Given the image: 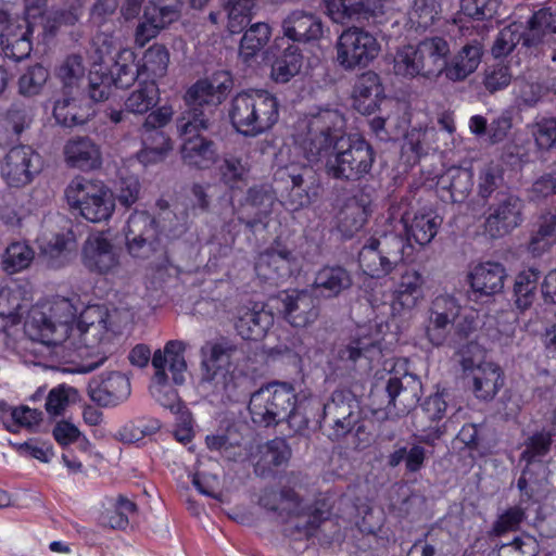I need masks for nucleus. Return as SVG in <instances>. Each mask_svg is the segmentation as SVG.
Returning a JSON list of instances; mask_svg holds the SVG:
<instances>
[{
  "instance_id": "f257e3e1",
  "label": "nucleus",
  "mask_w": 556,
  "mask_h": 556,
  "mask_svg": "<svg viewBox=\"0 0 556 556\" xmlns=\"http://www.w3.org/2000/svg\"><path fill=\"white\" fill-rule=\"evenodd\" d=\"M135 307L115 308L112 313L104 306H88L76 326L72 325L76 308L70 300L58 299L49 306V314L42 307H33L24 323L29 339L26 350L38 363H83L77 371L87 374L106 361L103 346L122 324L131 321Z\"/></svg>"
},
{
  "instance_id": "f03ea898",
  "label": "nucleus",
  "mask_w": 556,
  "mask_h": 556,
  "mask_svg": "<svg viewBox=\"0 0 556 556\" xmlns=\"http://www.w3.org/2000/svg\"><path fill=\"white\" fill-rule=\"evenodd\" d=\"M344 127L345 121L339 110L321 108L299 119L294 142L309 163L327 161L343 139Z\"/></svg>"
},
{
  "instance_id": "7ed1b4c3",
  "label": "nucleus",
  "mask_w": 556,
  "mask_h": 556,
  "mask_svg": "<svg viewBox=\"0 0 556 556\" xmlns=\"http://www.w3.org/2000/svg\"><path fill=\"white\" fill-rule=\"evenodd\" d=\"M294 387L288 382H270L252 393L249 412L254 424L270 427L287 422L294 432L307 428L308 420L296 405Z\"/></svg>"
},
{
  "instance_id": "20e7f679",
  "label": "nucleus",
  "mask_w": 556,
  "mask_h": 556,
  "mask_svg": "<svg viewBox=\"0 0 556 556\" xmlns=\"http://www.w3.org/2000/svg\"><path fill=\"white\" fill-rule=\"evenodd\" d=\"M231 79L226 72L216 73L212 79H201L185 94L187 110L177 118L179 135L208 129L214 108L222 103L231 88Z\"/></svg>"
},
{
  "instance_id": "39448f33",
  "label": "nucleus",
  "mask_w": 556,
  "mask_h": 556,
  "mask_svg": "<svg viewBox=\"0 0 556 556\" xmlns=\"http://www.w3.org/2000/svg\"><path fill=\"white\" fill-rule=\"evenodd\" d=\"M406 247L402 233L383 231L367 239L358 253L363 271L372 278H383L404 263Z\"/></svg>"
},
{
  "instance_id": "423d86ee",
  "label": "nucleus",
  "mask_w": 556,
  "mask_h": 556,
  "mask_svg": "<svg viewBox=\"0 0 556 556\" xmlns=\"http://www.w3.org/2000/svg\"><path fill=\"white\" fill-rule=\"evenodd\" d=\"M376 154L374 148L362 136L349 135L325 164L328 176L343 181H358L372 168Z\"/></svg>"
},
{
  "instance_id": "0eeeda50",
  "label": "nucleus",
  "mask_w": 556,
  "mask_h": 556,
  "mask_svg": "<svg viewBox=\"0 0 556 556\" xmlns=\"http://www.w3.org/2000/svg\"><path fill=\"white\" fill-rule=\"evenodd\" d=\"M72 208L91 223L108 220L115 208L112 191L101 181L75 177L65 189Z\"/></svg>"
},
{
  "instance_id": "6e6552de",
  "label": "nucleus",
  "mask_w": 556,
  "mask_h": 556,
  "mask_svg": "<svg viewBox=\"0 0 556 556\" xmlns=\"http://www.w3.org/2000/svg\"><path fill=\"white\" fill-rule=\"evenodd\" d=\"M186 343L180 340H170L165 343L163 349H157L152 355V367L154 369L152 393L156 396L162 405L174 407L177 400V394L173 389L166 392V400L162 401L160 397L163 388L168 387L169 377L167 371L172 375V380L175 384L181 386L186 381L187 362L185 358Z\"/></svg>"
},
{
  "instance_id": "1a4fd4ad",
  "label": "nucleus",
  "mask_w": 556,
  "mask_h": 556,
  "mask_svg": "<svg viewBox=\"0 0 556 556\" xmlns=\"http://www.w3.org/2000/svg\"><path fill=\"white\" fill-rule=\"evenodd\" d=\"M321 424L332 441L341 440L353 430L357 437L366 432L358 402L351 392L343 390L334 391L324 405Z\"/></svg>"
},
{
  "instance_id": "9d476101",
  "label": "nucleus",
  "mask_w": 556,
  "mask_h": 556,
  "mask_svg": "<svg viewBox=\"0 0 556 556\" xmlns=\"http://www.w3.org/2000/svg\"><path fill=\"white\" fill-rule=\"evenodd\" d=\"M337 61L348 71L366 67L380 52L377 38L361 27L342 31L337 41Z\"/></svg>"
},
{
  "instance_id": "9b49d317",
  "label": "nucleus",
  "mask_w": 556,
  "mask_h": 556,
  "mask_svg": "<svg viewBox=\"0 0 556 556\" xmlns=\"http://www.w3.org/2000/svg\"><path fill=\"white\" fill-rule=\"evenodd\" d=\"M260 504L269 510L278 511L280 516L296 518L294 528L306 536L312 535L323 520L317 509L301 507L299 496L291 489L280 492L265 490L260 497Z\"/></svg>"
},
{
  "instance_id": "f8f14e48",
  "label": "nucleus",
  "mask_w": 556,
  "mask_h": 556,
  "mask_svg": "<svg viewBox=\"0 0 556 556\" xmlns=\"http://www.w3.org/2000/svg\"><path fill=\"white\" fill-rule=\"evenodd\" d=\"M523 202L517 195L500 192L496 200L489 207V215L485 219V231L492 238H501L521 225Z\"/></svg>"
},
{
  "instance_id": "ddd939ff",
  "label": "nucleus",
  "mask_w": 556,
  "mask_h": 556,
  "mask_svg": "<svg viewBox=\"0 0 556 556\" xmlns=\"http://www.w3.org/2000/svg\"><path fill=\"white\" fill-rule=\"evenodd\" d=\"M384 393L387 395L384 418L404 416L418 404L422 393L421 381L413 374L391 377L387 382Z\"/></svg>"
},
{
  "instance_id": "4468645a",
  "label": "nucleus",
  "mask_w": 556,
  "mask_h": 556,
  "mask_svg": "<svg viewBox=\"0 0 556 556\" xmlns=\"http://www.w3.org/2000/svg\"><path fill=\"white\" fill-rule=\"evenodd\" d=\"M41 170V157L29 146L10 149L1 164V174L12 187H24Z\"/></svg>"
},
{
  "instance_id": "2eb2a0df",
  "label": "nucleus",
  "mask_w": 556,
  "mask_h": 556,
  "mask_svg": "<svg viewBox=\"0 0 556 556\" xmlns=\"http://www.w3.org/2000/svg\"><path fill=\"white\" fill-rule=\"evenodd\" d=\"M81 262L91 273L106 275L119 266V255L112 241L102 232L90 235L84 242Z\"/></svg>"
},
{
  "instance_id": "dca6fc26",
  "label": "nucleus",
  "mask_w": 556,
  "mask_h": 556,
  "mask_svg": "<svg viewBox=\"0 0 556 556\" xmlns=\"http://www.w3.org/2000/svg\"><path fill=\"white\" fill-rule=\"evenodd\" d=\"M383 0H327L328 16L338 24L369 23L382 16Z\"/></svg>"
},
{
  "instance_id": "f3484780",
  "label": "nucleus",
  "mask_w": 556,
  "mask_h": 556,
  "mask_svg": "<svg viewBox=\"0 0 556 556\" xmlns=\"http://www.w3.org/2000/svg\"><path fill=\"white\" fill-rule=\"evenodd\" d=\"M88 393L101 406H117L130 396L131 386L126 375L111 371L93 378L89 382Z\"/></svg>"
},
{
  "instance_id": "a211bd4d",
  "label": "nucleus",
  "mask_w": 556,
  "mask_h": 556,
  "mask_svg": "<svg viewBox=\"0 0 556 556\" xmlns=\"http://www.w3.org/2000/svg\"><path fill=\"white\" fill-rule=\"evenodd\" d=\"M281 312L293 327L305 328L319 316L318 300L307 290H292L281 294Z\"/></svg>"
},
{
  "instance_id": "6ab92c4d",
  "label": "nucleus",
  "mask_w": 556,
  "mask_h": 556,
  "mask_svg": "<svg viewBox=\"0 0 556 556\" xmlns=\"http://www.w3.org/2000/svg\"><path fill=\"white\" fill-rule=\"evenodd\" d=\"M283 35L296 42H315L324 37V23L313 12L291 11L282 21Z\"/></svg>"
},
{
  "instance_id": "aec40b11",
  "label": "nucleus",
  "mask_w": 556,
  "mask_h": 556,
  "mask_svg": "<svg viewBox=\"0 0 556 556\" xmlns=\"http://www.w3.org/2000/svg\"><path fill=\"white\" fill-rule=\"evenodd\" d=\"M425 277L416 269H405L395 285L392 309L396 314L410 312L424 299Z\"/></svg>"
},
{
  "instance_id": "412c9836",
  "label": "nucleus",
  "mask_w": 556,
  "mask_h": 556,
  "mask_svg": "<svg viewBox=\"0 0 556 556\" xmlns=\"http://www.w3.org/2000/svg\"><path fill=\"white\" fill-rule=\"evenodd\" d=\"M523 47L541 48L552 47L556 42V15L551 8H542L534 12L523 27Z\"/></svg>"
},
{
  "instance_id": "4be33fe9",
  "label": "nucleus",
  "mask_w": 556,
  "mask_h": 556,
  "mask_svg": "<svg viewBox=\"0 0 556 556\" xmlns=\"http://www.w3.org/2000/svg\"><path fill=\"white\" fill-rule=\"evenodd\" d=\"M441 224V217L432 212L418 213L413 217L405 214L399 220V225L401 226L399 233L402 231L405 232L406 238H404V240L408 244L406 250H410L412 240L421 247L430 243L438 233Z\"/></svg>"
},
{
  "instance_id": "5701e85b",
  "label": "nucleus",
  "mask_w": 556,
  "mask_h": 556,
  "mask_svg": "<svg viewBox=\"0 0 556 556\" xmlns=\"http://www.w3.org/2000/svg\"><path fill=\"white\" fill-rule=\"evenodd\" d=\"M274 325V315L258 307L241 306L237 308L235 328L238 334L245 340H260L265 337Z\"/></svg>"
},
{
  "instance_id": "b1692460",
  "label": "nucleus",
  "mask_w": 556,
  "mask_h": 556,
  "mask_svg": "<svg viewBox=\"0 0 556 556\" xmlns=\"http://www.w3.org/2000/svg\"><path fill=\"white\" fill-rule=\"evenodd\" d=\"M421 67V77L435 78L445 74L446 58L450 47L442 37H431L421 40L417 46Z\"/></svg>"
},
{
  "instance_id": "393cba45",
  "label": "nucleus",
  "mask_w": 556,
  "mask_h": 556,
  "mask_svg": "<svg viewBox=\"0 0 556 556\" xmlns=\"http://www.w3.org/2000/svg\"><path fill=\"white\" fill-rule=\"evenodd\" d=\"M465 371L477 399L492 400L503 386L501 369L493 363H482L470 369L465 364Z\"/></svg>"
},
{
  "instance_id": "a878e982",
  "label": "nucleus",
  "mask_w": 556,
  "mask_h": 556,
  "mask_svg": "<svg viewBox=\"0 0 556 556\" xmlns=\"http://www.w3.org/2000/svg\"><path fill=\"white\" fill-rule=\"evenodd\" d=\"M469 279L476 293L490 296L502 292L507 279V271L498 262H484L472 269Z\"/></svg>"
},
{
  "instance_id": "bb28decb",
  "label": "nucleus",
  "mask_w": 556,
  "mask_h": 556,
  "mask_svg": "<svg viewBox=\"0 0 556 556\" xmlns=\"http://www.w3.org/2000/svg\"><path fill=\"white\" fill-rule=\"evenodd\" d=\"M180 136L184 138L180 153L185 164L195 168H207L215 162L217 153L212 140L201 136L199 131Z\"/></svg>"
},
{
  "instance_id": "cd10ccee",
  "label": "nucleus",
  "mask_w": 556,
  "mask_h": 556,
  "mask_svg": "<svg viewBox=\"0 0 556 556\" xmlns=\"http://www.w3.org/2000/svg\"><path fill=\"white\" fill-rule=\"evenodd\" d=\"M66 163L79 169H94L101 165L100 147L89 137H74L63 148Z\"/></svg>"
},
{
  "instance_id": "c85d7f7f",
  "label": "nucleus",
  "mask_w": 556,
  "mask_h": 556,
  "mask_svg": "<svg viewBox=\"0 0 556 556\" xmlns=\"http://www.w3.org/2000/svg\"><path fill=\"white\" fill-rule=\"evenodd\" d=\"M383 91L378 74L371 71L363 73L353 87L354 108L364 115L374 113Z\"/></svg>"
},
{
  "instance_id": "c756f323",
  "label": "nucleus",
  "mask_w": 556,
  "mask_h": 556,
  "mask_svg": "<svg viewBox=\"0 0 556 556\" xmlns=\"http://www.w3.org/2000/svg\"><path fill=\"white\" fill-rule=\"evenodd\" d=\"M251 114L254 137L270 129L279 118V104L275 96L265 90H251Z\"/></svg>"
},
{
  "instance_id": "7c9ffc66",
  "label": "nucleus",
  "mask_w": 556,
  "mask_h": 556,
  "mask_svg": "<svg viewBox=\"0 0 556 556\" xmlns=\"http://www.w3.org/2000/svg\"><path fill=\"white\" fill-rule=\"evenodd\" d=\"M446 409L447 403L444 393H435L427 397L422 404L420 442L433 444L444 433V429L439 422L445 416Z\"/></svg>"
},
{
  "instance_id": "2f4dec72",
  "label": "nucleus",
  "mask_w": 556,
  "mask_h": 556,
  "mask_svg": "<svg viewBox=\"0 0 556 556\" xmlns=\"http://www.w3.org/2000/svg\"><path fill=\"white\" fill-rule=\"evenodd\" d=\"M292 260V253L288 249L273 247L258 255L255 271L264 280H277L290 274Z\"/></svg>"
},
{
  "instance_id": "473e14b6",
  "label": "nucleus",
  "mask_w": 556,
  "mask_h": 556,
  "mask_svg": "<svg viewBox=\"0 0 556 556\" xmlns=\"http://www.w3.org/2000/svg\"><path fill=\"white\" fill-rule=\"evenodd\" d=\"M353 285L352 274L340 265H326L315 275L313 288L325 298H337Z\"/></svg>"
},
{
  "instance_id": "72a5a7b5",
  "label": "nucleus",
  "mask_w": 556,
  "mask_h": 556,
  "mask_svg": "<svg viewBox=\"0 0 556 556\" xmlns=\"http://www.w3.org/2000/svg\"><path fill=\"white\" fill-rule=\"evenodd\" d=\"M472 186V174L463 167L446 169L437 181L438 191L444 201L462 202Z\"/></svg>"
},
{
  "instance_id": "f704fd0d",
  "label": "nucleus",
  "mask_w": 556,
  "mask_h": 556,
  "mask_svg": "<svg viewBox=\"0 0 556 556\" xmlns=\"http://www.w3.org/2000/svg\"><path fill=\"white\" fill-rule=\"evenodd\" d=\"M482 46L473 40L465 45L450 62L446 61L445 77L452 81L465 80L479 66Z\"/></svg>"
},
{
  "instance_id": "c9c22d12",
  "label": "nucleus",
  "mask_w": 556,
  "mask_h": 556,
  "mask_svg": "<svg viewBox=\"0 0 556 556\" xmlns=\"http://www.w3.org/2000/svg\"><path fill=\"white\" fill-rule=\"evenodd\" d=\"M78 91L65 93L58 99L53 108V116L58 124L65 127H73L85 124L92 115L89 105H83L77 98Z\"/></svg>"
},
{
  "instance_id": "e433bc0d",
  "label": "nucleus",
  "mask_w": 556,
  "mask_h": 556,
  "mask_svg": "<svg viewBox=\"0 0 556 556\" xmlns=\"http://www.w3.org/2000/svg\"><path fill=\"white\" fill-rule=\"evenodd\" d=\"M160 102V90L155 81L142 80L124 101V108L128 113L143 115L150 112Z\"/></svg>"
},
{
  "instance_id": "4c0bfd02",
  "label": "nucleus",
  "mask_w": 556,
  "mask_h": 556,
  "mask_svg": "<svg viewBox=\"0 0 556 556\" xmlns=\"http://www.w3.org/2000/svg\"><path fill=\"white\" fill-rule=\"evenodd\" d=\"M556 242V216L544 214L539 217L532 230L528 251L533 256H540Z\"/></svg>"
},
{
  "instance_id": "58836bf2",
  "label": "nucleus",
  "mask_w": 556,
  "mask_h": 556,
  "mask_svg": "<svg viewBox=\"0 0 556 556\" xmlns=\"http://www.w3.org/2000/svg\"><path fill=\"white\" fill-rule=\"evenodd\" d=\"M290 456L291 451L283 440H271L261 450V457L255 464L254 471L265 477L273 468L287 464Z\"/></svg>"
},
{
  "instance_id": "ea45409f",
  "label": "nucleus",
  "mask_w": 556,
  "mask_h": 556,
  "mask_svg": "<svg viewBox=\"0 0 556 556\" xmlns=\"http://www.w3.org/2000/svg\"><path fill=\"white\" fill-rule=\"evenodd\" d=\"M251 101V90L238 93L230 102L228 115L232 126L238 132L254 137V131H251V127H253Z\"/></svg>"
},
{
  "instance_id": "a19ab883",
  "label": "nucleus",
  "mask_w": 556,
  "mask_h": 556,
  "mask_svg": "<svg viewBox=\"0 0 556 556\" xmlns=\"http://www.w3.org/2000/svg\"><path fill=\"white\" fill-rule=\"evenodd\" d=\"M271 29L266 23H255L243 34L239 55L244 62L252 60L269 41Z\"/></svg>"
},
{
  "instance_id": "79ce46f5",
  "label": "nucleus",
  "mask_w": 556,
  "mask_h": 556,
  "mask_svg": "<svg viewBox=\"0 0 556 556\" xmlns=\"http://www.w3.org/2000/svg\"><path fill=\"white\" fill-rule=\"evenodd\" d=\"M169 63V53L165 46L155 43L151 46L142 56V64L139 66L144 80H153L165 76Z\"/></svg>"
},
{
  "instance_id": "37998d69",
  "label": "nucleus",
  "mask_w": 556,
  "mask_h": 556,
  "mask_svg": "<svg viewBox=\"0 0 556 556\" xmlns=\"http://www.w3.org/2000/svg\"><path fill=\"white\" fill-rule=\"evenodd\" d=\"M109 77L112 79V85L117 88H128L137 78L141 77L131 51L123 50L118 53V59L112 66Z\"/></svg>"
},
{
  "instance_id": "c03bdc74",
  "label": "nucleus",
  "mask_w": 556,
  "mask_h": 556,
  "mask_svg": "<svg viewBox=\"0 0 556 556\" xmlns=\"http://www.w3.org/2000/svg\"><path fill=\"white\" fill-rule=\"evenodd\" d=\"M540 271L535 268H528L518 274L514 285L515 304L520 311L528 309L534 299Z\"/></svg>"
},
{
  "instance_id": "a18cd8bd",
  "label": "nucleus",
  "mask_w": 556,
  "mask_h": 556,
  "mask_svg": "<svg viewBox=\"0 0 556 556\" xmlns=\"http://www.w3.org/2000/svg\"><path fill=\"white\" fill-rule=\"evenodd\" d=\"M56 76L62 83L63 92L73 93L79 91L85 79V65L83 58L77 54L67 56L56 71Z\"/></svg>"
},
{
  "instance_id": "49530a36",
  "label": "nucleus",
  "mask_w": 556,
  "mask_h": 556,
  "mask_svg": "<svg viewBox=\"0 0 556 556\" xmlns=\"http://www.w3.org/2000/svg\"><path fill=\"white\" fill-rule=\"evenodd\" d=\"M442 140V134L435 127L412 129L406 137V147L417 156H421L439 150Z\"/></svg>"
},
{
  "instance_id": "de8ad7c7",
  "label": "nucleus",
  "mask_w": 556,
  "mask_h": 556,
  "mask_svg": "<svg viewBox=\"0 0 556 556\" xmlns=\"http://www.w3.org/2000/svg\"><path fill=\"white\" fill-rule=\"evenodd\" d=\"M137 238H160L156 219L146 211L134 212L127 220L125 239H131L134 241Z\"/></svg>"
},
{
  "instance_id": "09e8293b",
  "label": "nucleus",
  "mask_w": 556,
  "mask_h": 556,
  "mask_svg": "<svg viewBox=\"0 0 556 556\" xmlns=\"http://www.w3.org/2000/svg\"><path fill=\"white\" fill-rule=\"evenodd\" d=\"M427 459V451L419 444H412L409 447L401 446L394 450L388 456V465L390 467H397L402 462L405 463V469L409 473H415L421 470Z\"/></svg>"
},
{
  "instance_id": "8fccbe9b",
  "label": "nucleus",
  "mask_w": 556,
  "mask_h": 556,
  "mask_svg": "<svg viewBox=\"0 0 556 556\" xmlns=\"http://www.w3.org/2000/svg\"><path fill=\"white\" fill-rule=\"evenodd\" d=\"M365 207L355 200L348 201L338 214V228L346 237H352L366 223Z\"/></svg>"
},
{
  "instance_id": "3c124183",
  "label": "nucleus",
  "mask_w": 556,
  "mask_h": 556,
  "mask_svg": "<svg viewBox=\"0 0 556 556\" xmlns=\"http://www.w3.org/2000/svg\"><path fill=\"white\" fill-rule=\"evenodd\" d=\"M236 351V345L225 339L208 342L201 349L203 356L201 364L202 366L230 368L231 358Z\"/></svg>"
},
{
  "instance_id": "603ef678",
  "label": "nucleus",
  "mask_w": 556,
  "mask_h": 556,
  "mask_svg": "<svg viewBox=\"0 0 556 556\" xmlns=\"http://www.w3.org/2000/svg\"><path fill=\"white\" fill-rule=\"evenodd\" d=\"M34 257L33 249L26 243H11L3 254L2 269L9 275L16 274L26 269L34 261Z\"/></svg>"
},
{
  "instance_id": "864d4df0",
  "label": "nucleus",
  "mask_w": 556,
  "mask_h": 556,
  "mask_svg": "<svg viewBox=\"0 0 556 556\" xmlns=\"http://www.w3.org/2000/svg\"><path fill=\"white\" fill-rule=\"evenodd\" d=\"M302 66V55L294 46L288 47L271 66V77L277 83H287L296 75Z\"/></svg>"
},
{
  "instance_id": "5fc2aeb1",
  "label": "nucleus",
  "mask_w": 556,
  "mask_h": 556,
  "mask_svg": "<svg viewBox=\"0 0 556 556\" xmlns=\"http://www.w3.org/2000/svg\"><path fill=\"white\" fill-rule=\"evenodd\" d=\"M201 371L200 386L210 393L226 392L232 383L230 368L201 365Z\"/></svg>"
},
{
  "instance_id": "6e6d98bb",
  "label": "nucleus",
  "mask_w": 556,
  "mask_h": 556,
  "mask_svg": "<svg viewBox=\"0 0 556 556\" xmlns=\"http://www.w3.org/2000/svg\"><path fill=\"white\" fill-rule=\"evenodd\" d=\"M523 25L520 23H511L498 33L492 47V54L495 58L506 56L519 42L523 45Z\"/></svg>"
},
{
  "instance_id": "4d7b16f0",
  "label": "nucleus",
  "mask_w": 556,
  "mask_h": 556,
  "mask_svg": "<svg viewBox=\"0 0 556 556\" xmlns=\"http://www.w3.org/2000/svg\"><path fill=\"white\" fill-rule=\"evenodd\" d=\"M395 75L405 78L421 76V67L417 47L405 46L397 50L393 61Z\"/></svg>"
},
{
  "instance_id": "13d9d810",
  "label": "nucleus",
  "mask_w": 556,
  "mask_h": 556,
  "mask_svg": "<svg viewBox=\"0 0 556 556\" xmlns=\"http://www.w3.org/2000/svg\"><path fill=\"white\" fill-rule=\"evenodd\" d=\"M376 340L368 337L365 330L361 328L354 338L338 350V357L343 362L355 363L374 348Z\"/></svg>"
},
{
  "instance_id": "bf43d9fd",
  "label": "nucleus",
  "mask_w": 556,
  "mask_h": 556,
  "mask_svg": "<svg viewBox=\"0 0 556 556\" xmlns=\"http://www.w3.org/2000/svg\"><path fill=\"white\" fill-rule=\"evenodd\" d=\"M552 434L546 431L536 432L525 442V450L521 453V459L528 464L540 460L551 450Z\"/></svg>"
},
{
  "instance_id": "052dcab7",
  "label": "nucleus",
  "mask_w": 556,
  "mask_h": 556,
  "mask_svg": "<svg viewBox=\"0 0 556 556\" xmlns=\"http://www.w3.org/2000/svg\"><path fill=\"white\" fill-rule=\"evenodd\" d=\"M438 10L433 0H415L409 11V22L416 28L427 29L433 25Z\"/></svg>"
},
{
  "instance_id": "680f3d73",
  "label": "nucleus",
  "mask_w": 556,
  "mask_h": 556,
  "mask_svg": "<svg viewBox=\"0 0 556 556\" xmlns=\"http://www.w3.org/2000/svg\"><path fill=\"white\" fill-rule=\"evenodd\" d=\"M526 519V510L520 506H513L504 510L492 526V533L500 536L507 532L518 531Z\"/></svg>"
},
{
  "instance_id": "e2e57ef3",
  "label": "nucleus",
  "mask_w": 556,
  "mask_h": 556,
  "mask_svg": "<svg viewBox=\"0 0 556 556\" xmlns=\"http://www.w3.org/2000/svg\"><path fill=\"white\" fill-rule=\"evenodd\" d=\"M219 172L223 181L230 188H235L244 181L249 167L241 159L228 156L220 164Z\"/></svg>"
},
{
  "instance_id": "0e129e2a",
  "label": "nucleus",
  "mask_w": 556,
  "mask_h": 556,
  "mask_svg": "<svg viewBox=\"0 0 556 556\" xmlns=\"http://www.w3.org/2000/svg\"><path fill=\"white\" fill-rule=\"evenodd\" d=\"M49 77L48 71L36 64L29 67L18 79L20 92L24 96L37 94Z\"/></svg>"
},
{
  "instance_id": "69168bd1",
  "label": "nucleus",
  "mask_w": 556,
  "mask_h": 556,
  "mask_svg": "<svg viewBox=\"0 0 556 556\" xmlns=\"http://www.w3.org/2000/svg\"><path fill=\"white\" fill-rule=\"evenodd\" d=\"M513 78V74L508 66L495 64L488 66L484 71L483 85L485 89L494 93L506 88Z\"/></svg>"
},
{
  "instance_id": "338daca9",
  "label": "nucleus",
  "mask_w": 556,
  "mask_h": 556,
  "mask_svg": "<svg viewBox=\"0 0 556 556\" xmlns=\"http://www.w3.org/2000/svg\"><path fill=\"white\" fill-rule=\"evenodd\" d=\"M141 186L138 177L134 175L121 176L116 188V199L121 205L130 207L140 194Z\"/></svg>"
},
{
  "instance_id": "774afa93",
  "label": "nucleus",
  "mask_w": 556,
  "mask_h": 556,
  "mask_svg": "<svg viewBox=\"0 0 556 556\" xmlns=\"http://www.w3.org/2000/svg\"><path fill=\"white\" fill-rule=\"evenodd\" d=\"M532 135L540 149L548 150L556 144V117L542 118L533 125Z\"/></svg>"
}]
</instances>
